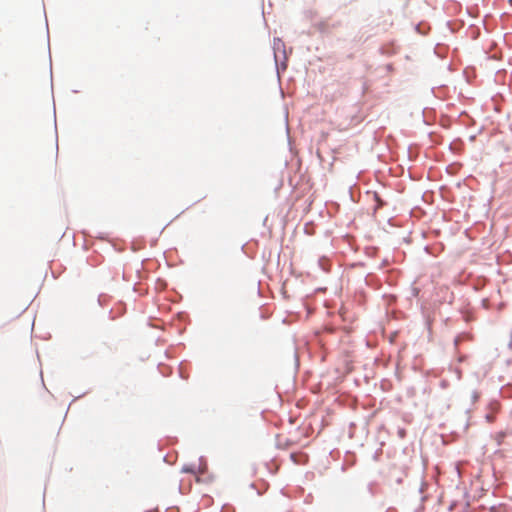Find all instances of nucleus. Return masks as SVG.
Listing matches in <instances>:
<instances>
[{
  "mask_svg": "<svg viewBox=\"0 0 512 512\" xmlns=\"http://www.w3.org/2000/svg\"><path fill=\"white\" fill-rule=\"evenodd\" d=\"M183 471H184V472L193 473V474H195V473H196V472H195V470H194L192 467H184V468H183Z\"/></svg>",
  "mask_w": 512,
  "mask_h": 512,
  "instance_id": "1",
  "label": "nucleus"
}]
</instances>
